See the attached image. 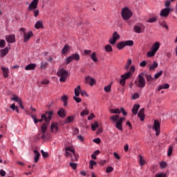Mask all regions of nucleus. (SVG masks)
I'll list each match as a JSON object with an SVG mask.
<instances>
[{
    "label": "nucleus",
    "instance_id": "nucleus-1",
    "mask_svg": "<svg viewBox=\"0 0 177 177\" xmlns=\"http://www.w3.org/2000/svg\"><path fill=\"white\" fill-rule=\"evenodd\" d=\"M143 75H145L144 73H140L134 82L135 85L138 86V88H143L146 86V80L143 77Z\"/></svg>",
    "mask_w": 177,
    "mask_h": 177
},
{
    "label": "nucleus",
    "instance_id": "nucleus-2",
    "mask_svg": "<svg viewBox=\"0 0 177 177\" xmlns=\"http://www.w3.org/2000/svg\"><path fill=\"white\" fill-rule=\"evenodd\" d=\"M57 75L58 77H60V82H66V81L67 80V77H68V71L64 70V68H59L58 69Z\"/></svg>",
    "mask_w": 177,
    "mask_h": 177
},
{
    "label": "nucleus",
    "instance_id": "nucleus-3",
    "mask_svg": "<svg viewBox=\"0 0 177 177\" xmlns=\"http://www.w3.org/2000/svg\"><path fill=\"white\" fill-rule=\"evenodd\" d=\"M121 16L123 20H129L132 17V11L128 7H125L122 9Z\"/></svg>",
    "mask_w": 177,
    "mask_h": 177
},
{
    "label": "nucleus",
    "instance_id": "nucleus-4",
    "mask_svg": "<svg viewBox=\"0 0 177 177\" xmlns=\"http://www.w3.org/2000/svg\"><path fill=\"white\" fill-rule=\"evenodd\" d=\"M133 30L137 34L145 32V25H143L142 23H138L134 26Z\"/></svg>",
    "mask_w": 177,
    "mask_h": 177
},
{
    "label": "nucleus",
    "instance_id": "nucleus-5",
    "mask_svg": "<svg viewBox=\"0 0 177 177\" xmlns=\"http://www.w3.org/2000/svg\"><path fill=\"white\" fill-rule=\"evenodd\" d=\"M72 60H76V62H78V60H80V54L78 53H75L73 54L72 55L68 57L66 59V64H70V63H71Z\"/></svg>",
    "mask_w": 177,
    "mask_h": 177
},
{
    "label": "nucleus",
    "instance_id": "nucleus-6",
    "mask_svg": "<svg viewBox=\"0 0 177 177\" xmlns=\"http://www.w3.org/2000/svg\"><path fill=\"white\" fill-rule=\"evenodd\" d=\"M52 115L53 111H46L45 114L41 115V118H44L46 122H49L52 120Z\"/></svg>",
    "mask_w": 177,
    "mask_h": 177
},
{
    "label": "nucleus",
    "instance_id": "nucleus-7",
    "mask_svg": "<svg viewBox=\"0 0 177 177\" xmlns=\"http://www.w3.org/2000/svg\"><path fill=\"white\" fill-rule=\"evenodd\" d=\"M120 38V35L117 32H114L112 36V38H111L109 41V44L111 45H115V42H117V39Z\"/></svg>",
    "mask_w": 177,
    "mask_h": 177
},
{
    "label": "nucleus",
    "instance_id": "nucleus-8",
    "mask_svg": "<svg viewBox=\"0 0 177 177\" xmlns=\"http://www.w3.org/2000/svg\"><path fill=\"white\" fill-rule=\"evenodd\" d=\"M153 129L156 131V136H158L160 135V122L158 120H154Z\"/></svg>",
    "mask_w": 177,
    "mask_h": 177
},
{
    "label": "nucleus",
    "instance_id": "nucleus-9",
    "mask_svg": "<svg viewBox=\"0 0 177 177\" xmlns=\"http://www.w3.org/2000/svg\"><path fill=\"white\" fill-rule=\"evenodd\" d=\"M169 12H171L170 8H165L160 11V16H161V17H168Z\"/></svg>",
    "mask_w": 177,
    "mask_h": 177
},
{
    "label": "nucleus",
    "instance_id": "nucleus-10",
    "mask_svg": "<svg viewBox=\"0 0 177 177\" xmlns=\"http://www.w3.org/2000/svg\"><path fill=\"white\" fill-rule=\"evenodd\" d=\"M38 2H39V0H33L28 6V10L31 11L37 9Z\"/></svg>",
    "mask_w": 177,
    "mask_h": 177
},
{
    "label": "nucleus",
    "instance_id": "nucleus-11",
    "mask_svg": "<svg viewBox=\"0 0 177 177\" xmlns=\"http://www.w3.org/2000/svg\"><path fill=\"white\" fill-rule=\"evenodd\" d=\"M6 39L8 44H13L16 41V36L15 35H9L6 36Z\"/></svg>",
    "mask_w": 177,
    "mask_h": 177
},
{
    "label": "nucleus",
    "instance_id": "nucleus-12",
    "mask_svg": "<svg viewBox=\"0 0 177 177\" xmlns=\"http://www.w3.org/2000/svg\"><path fill=\"white\" fill-rule=\"evenodd\" d=\"M138 117L140 119V121H145V108H142L138 113Z\"/></svg>",
    "mask_w": 177,
    "mask_h": 177
},
{
    "label": "nucleus",
    "instance_id": "nucleus-13",
    "mask_svg": "<svg viewBox=\"0 0 177 177\" xmlns=\"http://www.w3.org/2000/svg\"><path fill=\"white\" fill-rule=\"evenodd\" d=\"M31 37H32V31H30L28 32V34H26L25 32H24V42H27V41H28V39H30L31 38Z\"/></svg>",
    "mask_w": 177,
    "mask_h": 177
},
{
    "label": "nucleus",
    "instance_id": "nucleus-14",
    "mask_svg": "<svg viewBox=\"0 0 177 177\" xmlns=\"http://www.w3.org/2000/svg\"><path fill=\"white\" fill-rule=\"evenodd\" d=\"M7 53H9V48H8V47L1 49L0 50V56L1 57H5V56H6Z\"/></svg>",
    "mask_w": 177,
    "mask_h": 177
},
{
    "label": "nucleus",
    "instance_id": "nucleus-15",
    "mask_svg": "<svg viewBox=\"0 0 177 177\" xmlns=\"http://www.w3.org/2000/svg\"><path fill=\"white\" fill-rule=\"evenodd\" d=\"M140 108V105L138 104H134L133 109H131L133 114L136 115L138 114V110H139Z\"/></svg>",
    "mask_w": 177,
    "mask_h": 177
},
{
    "label": "nucleus",
    "instance_id": "nucleus-16",
    "mask_svg": "<svg viewBox=\"0 0 177 177\" xmlns=\"http://www.w3.org/2000/svg\"><path fill=\"white\" fill-rule=\"evenodd\" d=\"M86 82L87 84H89V85L92 86V85H93L95 82V79H93V77H91V76H87L86 77Z\"/></svg>",
    "mask_w": 177,
    "mask_h": 177
},
{
    "label": "nucleus",
    "instance_id": "nucleus-17",
    "mask_svg": "<svg viewBox=\"0 0 177 177\" xmlns=\"http://www.w3.org/2000/svg\"><path fill=\"white\" fill-rule=\"evenodd\" d=\"M58 127H59V124L52 123L51 126H50V130L52 131V132H57V131L59 129Z\"/></svg>",
    "mask_w": 177,
    "mask_h": 177
},
{
    "label": "nucleus",
    "instance_id": "nucleus-18",
    "mask_svg": "<svg viewBox=\"0 0 177 177\" xmlns=\"http://www.w3.org/2000/svg\"><path fill=\"white\" fill-rule=\"evenodd\" d=\"M57 115L59 117H61V118H66V111L63 109L57 111Z\"/></svg>",
    "mask_w": 177,
    "mask_h": 177
},
{
    "label": "nucleus",
    "instance_id": "nucleus-19",
    "mask_svg": "<svg viewBox=\"0 0 177 177\" xmlns=\"http://www.w3.org/2000/svg\"><path fill=\"white\" fill-rule=\"evenodd\" d=\"M44 27V24L42 21H37L35 25V28L36 30H39V28H42Z\"/></svg>",
    "mask_w": 177,
    "mask_h": 177
},
{
    "label": "nucleus",
    "instance_id": "nucleus-20",
    "mask_svg": "<svg viewBox=\"0 0 177 177\" xmlns=\"http://www.w3.org/2000/svg\"><path fill=\"white\" fill-rule=\"evenodd\" d=\"M1 70L3 71V75L5 78H8L9 74V68L1 67Z\"/></svg>",
    "mask_w": 177,
    "mask_h": 177
},
{
    "label": "nucleus",
    "instance_id": "nucleus-21",
    "mask_svg": "<svg viewBox=\"0 0 177 177\" xmlns=\"http://www.w3.org/2000/svg\"><path fill=\"white\" fill-rule=\"evenodd\" d=\"M158 49H160V43L157 41L153 45L151 50L157 53V50H158Z\"/></svg>",
    "mask_w": 177,
    "mask_h": 177
},
{
    "label": "nucleus",
    "instance_id": "nucleus-22",
    "mask_svg": "<svg viewBox=\"0 0 177 177\" xmlns=\"http://www.w3.org/2000/svg\"><path fill=\"white\" fill-rule=\"evenodd\" d=\"M35 67H37V64H30L25 67V70H35Z\"/></svg>",
    "mask_w": 177,
    "mask_h": 177
},
{
    "label": "nucleus",
    "instance_id": "nucleus-23",
    "mask_svg": "<svg viewBox=\"0 0 177 177\" xmlns=\"http://www.w3.org/2000/svg\"><path fill=\"white\" fill-rule=\"evenodd\" d=\"M115 127L117 129H118L119 131H122V122H120V120H118L115 122Z\"/></svg>",
    "mask_w": 177,
    "mask_h": 177
},
{
    "label": "nucleus",
    "instance_id": "nucleus-24",
    "mask_svg": "<svg viewBox=\"0 0 177 177\" xmlns=\"http://www.w3.org/2000/svg\"><path fill=\"white\" fill-rule=\"evenodd\" d=\"M11 100L13 102H17V103H19V104L23 102L21 99L17 95H13V97L11 98Z\"/></svg>",
    "mask_w": 177,
    "mask_h": 177
},
{
    "label": "nucleus",
    "instance_id": "nucleus-25",
    "mask_svg": "<svg viewBox=\"0 0 177 177\" xmlns=\"http://www.w3.org/2000/svg\"><path fill=\"white\" fill-rule=\"evenodd\" d=\"M116 48H118V49H120V50L125 48L124 41H120V42L117 43Z\"/></svg>",
    "mask_w": 177,
    "mask_h": 177
},
{
    "label": "nucleus",
    "instance_id": "nucleus-26",
    "mask_svg": "<svg viewBox=\"0 0 177 177\" xmlns=\"http://www.w3.org/2000/svg\"><path fill=\"white\" fill-rule=\"evenodd\" d=\"M35 153V162H38V160H39V157L41 156V153H39V152H38V151L35 150L34 151Z\"/></svg>",
    "mask_w": 177,
    "mask_h": 177
},
{
    "label": "nucleus",
    "instance_id": "nucleus-27",
    "mask_svg": "<svg viewBox=\"0 0 177 177\" xmlns=\"http://www.w3.org/2000/svg\"><path fill=\"white\" fill-rule=\"evenodd\" d=\"M169 88V84H164L158 87V91H161V89H168Z\"/></svg>",
    "mask_w": 177,
    "mask_h": 177
},
{
    "label": "nucleus",
    "instance_id": "nucleus-28",
    "mask_svg": "<svg viewBox=\"0 0 177 177\" xmlns=\"http://www.w3.org/2000/svg\"><path fill=\"white\" fill-rule=\"evenodd\" d=\"M48 124L49 122L44 123L41 126V133H45L46 132V129H48Z\"/></svg>",
    "mask_w": 177,
    "mask_h": 177
},
{
    "label": "nucleus",
    "instance_id": "nucleus-29",
    "mask_svg": "<svg viewBox=\"0 0 177 177\" xmlns=\"http://www.w3.org/2000/svg\"><path fill=\"white\" fill-rule=\"evenodd\" d=\"M80 93H81V86H77L75 88V96L78 97L80 96Z\"/></svg>",
    "mask_w": 177,
    "mask_h": 177
},
{
    "label": "nucleus",
    "instance_id": "nucleus-30",
    "mask_svg": "<svg viewBox=\"0 0 177 177\" xmlns=\"http://www.w3.org/2000/svg\"><path fill=\"white\" fill-rule=\"evenodd\" d=\"M113 82H111L108 86H106L104 88V91L106 92L107 93H110L111 91V85Z\"/></svg>",
    "mask_w": 177,
    "mask_h": 177
},
{
    "label": "nucleus",
    "instance_id": "nucleus-31",
    "mask_svg": "<svg viewBox=\"0 0 177 177\" xmlns=\"http://www.w3.org/2000/svg\"><path fill=\"white\" fill-rule=\"evenodd\" d=\"M110 120L111 121H113L114 122H117V121H118L120 120V115H112L110 118Z\"/></svg>",
    "mask_w": 177,
    "mask_h": 177
},
{
    "label": "nucleus",
    "instance_id": "nucleus-32",
    "mask_svg": "<svg viewBox=\"0 0 177 177\" xmlns=\"http://www.w3.org/2000/svg\"><path fill=\"white\" fill-rule=\"evenodd\" d=\"M131 71H129V72L126 73L125 74L122 75L121 78H124L127 81V80H128V78H129L131 77Z\"/></svg>",
    "mask_w": 177,
    "mask_h": 177
},
{
    "label": "nucleus",
    "instance_id": "nucleus-33",
    "mask_svg": "<svg viewBox=\"0 0 177 177\" xmlns=\"http://www.w3.org/2000/svg\"><path fill=\"white\" fill-rule=\"evenodd\" d=\"M61 100L64 102V106H67V102L68 101V97L66 95H63L61 97Z\"/></svg>",
    "mask_w": 177,
    "mask_h": 177
},
{
    "label": "nucleus",
    "instance_id": "nucleus-34",
    "mask_svg": "<svg viewBox=\"0 0 177 177\" xmlns=\"http://www.w3.org/2000/svg\"><path fill=\"white\" fill-rule=\"evenodd\" d=\"M74 121V116H68L66 118L65 124H69L70 122H73Z\"/></svg>",
    "mask_w": 177,
    "mask_h": 177
},
{
    "label": "nucleus",
    "instance_id": "nucleus-35",
    "mask_svg": "<svg viewBox=\"0 0 177 177\" xmlns=\"http://www.w3.org/2000/svg\"><path fill=\"white\" fill-rule=\"evenodd\" d=\"M68 50H70V46H68V45L66 44V45L64 46L63 49H62V53H63V55H66V53L67 52H68Z\"/></svg>",
    "mask_w": 177,
    "mask_h": 177
},
{
    "label": "nucleus",
    "instance_id": "nucleus-36",
    "mask_svg": "<svg viewBox=\"0 0 177 177\" xmlns=\"http://www.w3.org/2000/svg\"><path fill=\"white\" fill-rule=\"evenodd\" d=\"M110 113H111L112 114H120V113H121V111L120 110V109H109Z\"/></svg>",
    "mask_w": 177,
    "mask_h": 177
},
{
    "label": "nucleus",
    "instance_id": "nucleus-37",
    "mask_svg": "<svg viewBox=\"0 0 177 177\" xmlns=\"http://www.w3.org/2000/svg\"><path fill=\"white\" fill-rule=\"evenodd\" d=\"M71 161H78V156L75 154V152L73 153L72 155H71Z\"/></svg>",
    "mask_w": 177,
    "mask_h": 177
},
{
    "label": "nucleus",
    "instance_id": "nucleus-38",
    "mask_svg": "<svg viewBox=\"0 0 177 177\" xmlns=\"http://www.w3.org/2000/svg\"><path fill=\"white\" fill-rule=\"evenodd\" d=\"M159 25L162 27H164V28H166V30H168V24H167V22L165 21H160Z\"/></svg>",
    "mask_w": 177,
    "mask_h": 177
},
{
    "label": "nucleus",
    "instance_id": "nucleus-39",
    "mask_svg": "<svg viewBox=\"0 0 177 177\" xmlns=\"http://www.w3.org/2000/svg\"><path fill=\"white\" fill-rule=\"evenodd\" d=\"M91 59H93L94 63H96L97 62V57H96V53L93 52L91 55H90Z\"/></svg>",
    "mask_w": 177,
    "mask_h": 177
},
{
    "label": "nucleus",
    "instance_id": "nucleus-40",
    "mask_svg": "<svg viewBox=\"0 0 177 177\" xmlns=\"http://www.w3.org/2000/svg\"><path fill=\"white\" fill-rule=\"evenodd\" d=\"M156 53H155L154 50H153L152 49H151L150 51H149L147 53V57H153V56H155Z\"/></svg>",
    "mask_w": 177,
    "mask_h": 177
},
{
    "label": "nucleus",
    "instance_id": "nucleus-41",
    "mask_svg": "<svg viewBox=\"0 0 177 177\" xmlns=\"http://www.w3.org/2000/svg\"><path fill=\"white\" fill-rule=\"evenodd\" d=\"M157 67H158V64L156 62H153V64L150 66L149 70L151 71L154 70L155 68H157Z\"/></svg>",
    "mask_w": 177,
    "mask_h": 177
},
{
    "label": "nucleus",
    "instance_id": "nucleus-42",
    "mask_svg": "<svg viewBox=\"0 0 177 177\" xmlns=\"http://www.w3.org/2000/svg\"><path fill=\"white\" fill-rule=\"evenodd\" d=\"M10 109H12L13 111H15L17 113H19V106H16L15 103L10 106Z\"/></svg>",
    "mask_w": 177,
    "mask_h": 177
},
{
    "label": "nucleus",
    "instance_id": "nucleus-43",
    "mask_svg": "<svg viewBox=\"0 0 177 177\" xmlns=\"http://www.w3.org/2000/svg\"><path fill=\"white\" fill-rule=\"evenodd\" d=\"M124 42L125 46H132L133 45V41L132 40H127L124 41Z\"/></svg>",
    "mask_w": 177,
    "mask_h": 177
},
{
    "label": "nucleus",
    "instance_id": "nucleus-44",
    "mask_svg": "<svg viewBox=\"0 0 177 177\" xmlns=\"http://www.w3.org/2000/svg\"><path fill=\"white\" fill-rule=\"evenodd\" d=\"M65 151H71V153H75V149H74L72 147H65Z\"/></svg>",
    "mask_w": 177,
    "mask_h": 177
},
{
    "label": "nucleus",
    "instance_id": "nucleus-45",
    "mask_svg": "<svg viewBox=\"0 0 177 177\" xmlns=\"http://www.w3.org/2000/svg\"><path fill=\"white\" fill-rule=\"evenodd\" d=\"M139 161H140V165H141V167H143L145 165V159H143V157L140 155L139 156Z\"/></svg>",
    "mask_w": 177,
    "mask_h": 177
},
{
    "label": "nucleus",
    "instance_id": "nucleus-46",
    "mask_svg": "<svg viewBox=\"0 0 177 177\" xmlns=\"http://www.w3.org/2000/svg\"><path fill=\"white\" fill-rule=\"evenodd\" d=\"M164 73V71H160V72L156 73L154 75V78L155 80H158V78H160V77H161V75H162V73Z\"/></svg>",
    "mask_w": 177,
    "mask_h": 177
},
{
    "label": "nucleus",
    "instance_id": "nucleus-47",
    "mask_svg": "<svg viewBox=\"0 0 177 177\" xmlns=\"http://www.w3.org/2000/svg\"><path fill=\"white\" fill-rule=\"evenodd\" d=\"M105 50L106 52H113V47H111V45L108 44L105 46Z\"/></svg>",
    "mask_w": 177,
    "mask_h": 177
},
{
    "label": "nucleus",
    "instance_id": "nucleus-48",
    "mask_svg": "<svg viewBox=\"0 0 177 177\" xmlns=\"http://www.w3.org/2000/svg\"><path fill=\"white\" fill-rule=\"evenodd\" d=\"M96 128H99V123L95 122L93 124L91 125L92 131H96Z\"/></svg>",
    "mask_w": 177,
    "mask_h": 177
},
{
    "label": "nucleus",
    "instance_id": "nucleus-49",
    "mask_svg": "<svg viewBox=\"0 0 177 177\" xmlns=\"http://www.w3.org/2000/svg\"><path fill=\"white\" fill-rule=\"evenodd\" d=\"M145 77H146L148 82H151V81H153L154 80V78H153V77H151V75L146 74Z\"/></svg>",
    "mask_w": 177,
    "mask_h": 177
},
{
    "label": "nucleus",
    "instance_id": "nucleus-50",
    "mask_svg": "<svg viewBox=\"0 0 177 177\" xmlns=\"http://www.w3.org/2000/svg\"><path fill=\"white\" fill-rule=\"evenodd\" d=\"M47 66H48V62H45L42 61L40 66V68H46Z\"/></svg>",
    "mask_w": 177,
    "mask_h": 177
},
{
    "label": "nucleus",
    "instance_id": "nucleus-51",
    "mask_svg": "<svg viewBox=\"0 0 177 177\" xmlns=\"http://www.w3.org/2000/svg\"><path fill=\"white\" fill-rule=\"evenodd\" d=\"M70 167L72 168V169H77V163H74V162H70L69 164Z\"/></svg>",
    "mask_w": 177,
    "mask_h": 177
},
{
    "label": "nucleus",
    "instance_id": "nucleus-52",
    "mask_svg": "<svg viewBox=\"0 0 177 177\" xmlns=\"http://www.w3.org/2000/svg\"><path fill=\"white\" fill-rule=\"evenodd\" d=\"M41 155L43 156L44 158H47V157L49 156V154L48 153V152H45L44 151V150H41Z\"/></svg>",
    "mask_w": 177,
    "mask_h": 177
},
{
    "label": "nucleus",
    "instance_id": "nucleus-53",
    "mask_svg": "<svg viewBox=\"0 0 177 177\" xmlns=\"http://www.w3.org/2000/svg\"><path fill=\"white\" fill-rule=\"evenodd\" d=\"M5 45H6V42L4 39L0 40V48H5Z\"/></svg>",
    "mask_w": 177,
    "mask_h": 177
},
{
    "label": "nucleus",
    "instance_id": "nucleus-54",
    "mask_svg": "<svg viewBox=\"0 0 177 177\" xmlns=\"http://www.w3.org/2000/svg\"><path fill=\"white\" fill-rule=\"evenodd\" d=\"M88 114H89V111L88 110H84V111H82L81 113H80V115L84 117V115H88Z\"/></svg>",
    "mask_w": 177,
    "mask_h": 177
},
{
    "label": "nucleus",
    "instance_id": "nucleus-55",
    "mask_svg": "<svg viewBox=\"0 0 177 177\" xmlns=\"http://www.w3.org/2000/svg\"><path fill=\"white\" fill-rule=\"evenodd\" d=\"M160 167L162 169L166 168L167 167V162H165L164 161L160 162Z\"/></svg>",
    "mask_w": 177,
    "mask_h": 177
},
{
    "label": "nucleus",
    "instance_id": "nucleus-56",
    "mask_svg": "<svg viewBox=\"0 0 177 177\" xmlns=\"http://www.w3.org/2000/svg\"><path fill=\"white\" fill-rule=\"evenodd\" d=\"M148 21L149 23H154L157 21V17H153L152 18H150Z\"/></svg>",
    "mask_w": 177,
    "mask_h": 177
},
{
    "label": "nucleus",
    "instance_id": "nucleus-57",
    "mask_svg": "<svg viewBox=\"0 0 177 177\" xmlns=\"http://www.w3.org/2000/svg\"><path fill=\"white\" fill-rule=\"evenodd\" d=\"M93 165H96V162L95 160H90V166L89 168L92 169L93 168Z\"/></svg>",
    "mask_w": 177,
    "mask_h": 177
},
{
    "label": "nucleus",
    "instance_id": "nucleus-58",
    "mask_svg": "<svg viewBox=\"0 0 177 177\" xmlns=\"http://www.w3.org/2000/svg\"><path fill=\"white\" fill-rule=\"evenodd\" d=\"M113 171H114V168H113L112 167H109L106 169V174H110V172H113Z\"/></svg>",
    "mask_w": 177,
    "mask_h": 177
},
{
    "label": "nucleus",
    "instance_id": "nucleus-59",
    "mask_svg": "<svg viewBox=\"0 0 177 177\" xmlns=\"http://www.w3.org/2000/svg\"><path fill=\"white\" fill-rule=\"evenodd\" d=\"M171 154H172V147H169L167 151V156L171 157Z\"/></svg>",
    "mask_w": 177,
    "mask_h": 177
},
{
    "label": "nucleus",
    "instance_id": "nucleus-60",
    "mask_svg": "<svg viewBox=\"0 0 177 177\" xmlns=\"http://www.w3.org/2000/svg\"><path fill=\"white\" fill-rule=\"evenodd\" d=\"M31 118H32L35 124H38V119H37L35 115H31Z\"/></svg>",
    "mask_w": 177,
    "mask_h": 177
},
{
    "label": "nucleus",
    "instance_id": "nucleus-61",
    "mask_svg": "<svg viewBox=\"0 0 177 177\" xmlns=\"http://www.w3.org/2000/svg\"><path fill=\"white\" fill-rule=\"evenodd\" d=\"M74 100L76 102V103H81L82 99L80 97H77L75 96L73 97Z\"/></svg>",
    "mask_w": 177,
    "mask_h": 177
},
{
    "label": "nucleus",
    "instance_id": "nucleus-62",
    "mask_svg": "<svg viewBox=\"0 0 177 177\" xmlns=\"http://www.w3.org/2000/svg\"><path fill=\"white\" fill-rule=\"evenodd\" d=\"M125 79L124 78H121V80H120V85H122V86H125Z\"/></svg>",
    "mask_w": 177,
    "mask_h": 177
},
{
    "label": "nucleus",
    "instance_id": "nucleus-63",
    "mask_svg": "<svg viewBox=\"0 0 177 177\" xmlns=\"http://www.w3.org/2000/svg\"><path fill=\"white\" fill-rule=\"evenodd\" d=\"M155 177H167V174L160 173L158 174H156Z\"/></svg>",
    "mask_w": 177,
    "mask_h": 177
},
{
    "label": "nucleus",
    "instance_id": "nucleus-64",
    "mask_svg": "<svg viewBox=\"0 0 177 177\" xmlns=\"http://www.w3.org/2000/svg\"><path fill=\"white\" fill-rule=\"evenodd\" d=\"M80 133V129L78 128H75L73 130V135H78Z\"/></svg>",
    "mask_w": 177,
    "mask_h": 177
}]
</instances>
